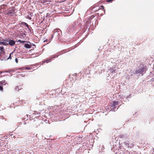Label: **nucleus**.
<instances>
[{
  "label": "nucleus",
  "instance_id": "21",
  "mask_svg": "<svg viewBox=\"0 0 154 154\" xmlns=\"http://www.w3.org/2000/svg\"><path fill=\"white\" fill-rule=\"evenodd\" d=\"M113 0H107V2H112V1H113Z\"/></svg>",
  "mask_w": 154,
  "mask_h": 154
},
{
  "label": "nucleus",
  "instance_id": "9",
  "mask_svg": "<svg viewBox=\"0 0 154 154\" xmlns=\"http://www.w3.org/2000/svg\"><path fill=\"white\" fill-rule=\"evenodd\" d=\"M6 84L5 81V80L0 82V85H2V86L3 85H5Z\"/></svg>",
  "mask_w": 154,
  "mask_h": 154
},
{
  "label": "nucleus",
  "instance_id": "25",
  "mask_svg": "<svg viewBox=\"0 0 154 154\" xmlns=\"http://www.w3.org/2000/svg\"><path fill=\"white\" fill-rule=\"evenodd\" d=\"M1 40H1V39H0V41H1Z\"/></svg>",
  "mask_w": 154,
  "mask_h": 154
},
{
  "label": "nucleus",
  "instance_id": "2",
  "mask_svg": "<svg viewBox=\"0 0 154 154\" xmlns=\"http://www.w3.org/2000/svg\"><path fill=\"white\" fill-rule=\"evenodd\" d=\"M118 102L116 101H113L112 102L110 107L112 111H114V109L116 108V106L118 105Z\"/></svg>",
  "mask_w": 154,
  "mask_h": 154
},
{
  "label": "nucleus",
  "instance_id": "19",
  "mask_svg": "<svg viewBox=\"0 0 154 154\" xmlns=\"http://www.w3.org/2000/svg\"><path fill=\"white\" fill-rule=\"evenodd\" d=\"M15 62H16V63H18V59H17V58H15Z\"/></svg>",
  "mask_w": 154,
  "mask_h": 154
},
{
  "label": "nucleus",
  "instance_id": "26",
  "mask_svg": "<svg viewBox=\"0 0 154 154\" xmlns=\"http://www.w3.org/2000/svg\"><path fill=\"white\" fill-rule=\"evenodd\" d=\"M1 56V54H0V56Z\"/></svg>",
  "mask_w": 154,
  "mask_h": 154
},
{
  "label": "nucleus",
  "instance_id": "22",
  "mask_svg": "<svg viewBox=\"0 0 154 154\" xmlns=\"http://www.w3.org/2000/svg\"><path fill=\"white\" fill-rule=\"evenodd\" d=\"M112 73H113V72H115V70H114V69H113V70H112Z\"/></svg>",
  "mask_w": 154,
  "mask_h": 154
},
{
  "label": "nucleus",
  "instance_id": "10",
  "mask_svg": "<svg viewBox=\"0 0 154 154\" xmlns=\"http://www.w3.org/2000/svg\"><path fill=\"white\" fill-rule=\"evenodd\" d=\"M53 58H50L48 59H47V60H45L44 61V62L45 63H48L50 62L51 61V59Z\"/></svg>",
  "mask_w": 154,
  "mask_h": 154
},
{
  "label": "nucleus",
  "instance_id": "8",
  "mask_svg": "<svg viewBox=\"0 0 154 154\" xmlns=\"http://www.w3.org/2000/svg\"><path fill=\"white\" fill-rule=\"evenodd\" d=\"M24 47L27 48H31L32 46L29 44H24Z\"/></svg>",
  "mask_w": 154,
  "mask_h": 154
},
{
  "label": "nucleus",
  "instance_id": "5",
  "mask_svg": "<svg viewBox=\"0 0 154 154\" xmlns=\"http://www.w3.org/2000/svg\"><path fill=\"white\" fill-rule=\"evenodd\" d=\"M60 31H57L55 32L52 34L51 38H53V37L57 36V38H59L58 36L59 35V32Z\"/></svg>",
  "mask_w": 154,
  "mask_h": 154
},
{
  "label": "nucleus",
  "instance_id": "3",
  "mask_svg": "<svg viewBox=\"0 0 154 154\" xmlns=\"http://www.w3.org/2000/svg\"><path fill=\"white\" fill-rule=\"evenodd\" d=\"M1 41H2L3 43H4V45H8V43L9 42V38H5L2 39Z\"/></svg>",
  "mask_w": 154,
  "mask_h": 154
},
{
  "label": "nucleus",
  "instance_id": "6",
  "mask_svg": "<svg viewBox=\"0 0 154 154\" xmlns=\"http://www.w3.org/2000/svg\"><path fill=\"white\" fill-rule=\"evenodd\" d=\"M15 43V41L13 40H10L9 38V42L8 43V45H9L10 46H13Z\"/></svg>",
  "mask_w": 154,
  "mask_h": 154
},
{
  "label": "nucleus",
  "instance_id": "15",
  "mask_svg": "<svg viewBox=\"0 0 154 154\" xmlns=\"http://www.w3.org/2000/svg\"><path fill=\"white\" fill-rule=\"evenodd\" d=\"M24 25L26 26L28 28H29V26L26 23H24Z\"/></svg>",
  "mask_w": 154,
  "mask_h": 154
},
{
  "label": "nucleus",
  "instance_id": "7",
  "mask_svg": "<svg viewBox=\"0 0 154 154\" xmlns=\"http://www.w3.org/2000/svg\"><path fill=\"white\" fill-rule=\"evenodd\" d=\"M22 89V87L21 85L17 86L15 88V89L17 91H19L20 90H21Z\"/></svg>",
  "mask_w": 154,
  "mask_h": 154
},
{
  "label": "nucleus",
  "instance_id": "20",
  "mask_svg": "<svg viewBox=\"0 0 154 154\" xmlns=\"http://www.w3.org/2000/svg\"><path fill=\"white\" fill-rule=\"evenodd\" d=\"M124 143L126 145H129V144H128V143H127V142H125Z\"/></svg>",
  "mask_w": 154,
  "mask_h": 154
},
{
  "label": "nucleus",
  "instance_id": "12",
  "mask_svg": "<svg viewBox=\"0 0 154 154\" xmlns=\"http://www.w3.org/2000/svg\"><path fill=\"white\" fill-rule=\"evenodd\" d=\"M23 70H30L31 68L30 67H23L22 68Z\"/></svg>",
  "mask_w": 154,
  "mask_h": 154
},
{
  "label": "nucleus",
  "instance_id": "13",
  "mask_svg": "<svg viewBox=\"0 0 154 154\" xmlns=\"http://www.w3.org/2000/svg\"><path fill=\"white\" fill-rule=\"evenodd\" d=\"M0 50H1V51H2V52H4V48L3 46H2V47H0ZM3 53V52H2V53Z\"/></svg>",
  "mask_w": 154,
  "mask_h": 154
},
{
  "label": "nucleus",
  "instance_id": "17",
  "mask_svg": "<svg viewBox=\"0 0 154 154\" xmlns=\"http://www.w3.org/2000/svg\"><path fill=\"white\" fill-rule=\"evenodd\" d=\"M13 54V53H10V55H9V57L8 58V59H11V54Z\"/></svg>",
  "mask_w": 154,
  "mask_h": 154
},
{
  "label": "nucleus",
  "instance_id": "16",
  "mask_svg": "<svg viewBox=\"0 0 154 154\" xmlns=\"http://www.w3.org/2000/svg\"><path fill=\"white\" fill-rule=\"evenodd\" d=\"M3 86L2 85H0V90L1 91H3Z\"/></svg>",
  "mask_w": 154,
  "mask_h": 154
},
{
  "label": "nucleus",
  "instance_id": "18",
  "mask_svg": "<svg viewBox=\"0 0 154 154\" xmlns=\"http://www.w3.org/2000/svg\"><path fill=\"white\" fill-rule=\"evenodd\" d=\"M4 43H3V42L2 41H0V45H4Z\"/></svg>",
  "mask_w": 154,
  "mask_h": 154
},
{
  "label": "nucleus",
  "instance_id": "24",
  "mask_svg": "<svg viewBox=\"0 0 154 154\" xmlns=\"http://www.w3.org/2000/svg\"><path fill=\"white\" fill-rule=\"evenodd\" d=\"M45 41H44V42H45Z\"/></svg>",
  "mask_w": 154,
  "mask_h": 154
},
{
  "label": "nucleus",
  "instance_id": "4",
  "mask_svg": "<svg viewBox=\"0 0 154 154\" xmlns=\"http://www.w3.org/2000/svg\"><path fill=\"white\" fill-rule=\"evenodd\" d=\"M146 70V69L145 67H143L142 68L140 69L137 71V72L138 73H140L143 75V72L145 71Z\"/></svg>",
  "mask_w": 154,
  "mask_h": 154
},
{
  "label": "nucleus",
  "instance_id": "14",
  "mask_svg": "<svg viewBox=\"0 0 154 154\" xmlns=\"http://www.w3.org/2000/svg\"><path fill=\"white\" fill-rule=\"evenodd\" d=\"M18 42L20 43H24L26 42V41H22L20 40H18Z\"/></svg>",
  "mask_w": 154,
  "mask_h": 154
},
{
  "label": "nucleus",
  "instance_id": "23",
  "mask_svg": "<svg viewBox=\"0 0 154 154\" xmlns=\"http://www.w3.org/2000/svg\"><path fill=\"white\" fill-rule=\"evenodd\" d=\"M28 18L29 20H31L32 19V18L30 17H29V16H28Z\"/></svg>",
  "mask_w": 154,
  "mask_h": 154
},
{
  "label": "nucleus",
  "instance_id": "11",
  "mask_svg": "<svg viewBox=\"0 0 154 154\" xmlns=\"http://www.w3.org/2000/svg\"><path fill=\"white\" fill-rule=\"evenodd\" d=\"M102 9L104 12V13H105V11L104 10V7L103 6L101 5L100 6V8L98 9L99 10Z\"/></svg>",
  "mask_w": 154,
  "mask_h": 154
},
{
  "label": "nucleus",
  "instance_id": "1",
  "mask_svg": "<svg viewBox=\"0 0 154 154\" xmlns=\"http://www.w3.org/2000/svg\"><path fill=\"white\" fill-rule=\"evenodd\" d=\"M15 11V9L13 8H10L6 10L5 12V14L9 15H12L14 14Z\"/></svg>",
  "mask_w": 154,
  "mask_h": 154
}]
</instances>
